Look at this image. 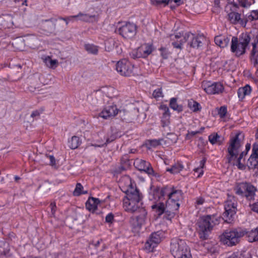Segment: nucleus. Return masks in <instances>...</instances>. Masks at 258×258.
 <instances>
[{"instance_id":"nucleus-1","label":"nucleus","mask_w":258,"mask_h":258,"mask_svg":"<svg viewBox=\"0 0 258 258\" xmlns=\"http://www.w3.org/2000/svg\"><path fill=\"white\" fill-rule=\"evenodd\" d=\"M238 137L239 134H236L234 137L231 139L228 148L227 159L229 163L237 166L239 169L243 170L245 168V165L244 162H242V159L246 153L242 152L239 157L237 158L240 148L241 146Z\"/></svg>"},{"instance_id":"nucleus-2","label":"nucleus","mask_w":258,"mask_h":258,"mask_svg":"<svg viewBox=\"0 0 258 258\" xmlns=\"http://www.w3.org/2000/svg\"><path fill=\"white\" fill-rule=\"evenodd\" d=\"M142 195L139 190L135 191L131 189L128 191L123 201L124 210L133 213L140 211V209H144L142 207Z\"/></svg>"},{"instance_id":"nucleus-3","label":"nucleus","mask_w":258,"mask_h":258,"mask_svg":"<svg viewBox=\"0 0 258 258\" xmlns=\"http://www.w3.org/2000/svg\"><path fill=\"white\" fill-rule=\"evenodd\" d=\"M170 250L175 258H191L189 248L183 240H173Z\"/></svg>"},{"instance_id":"nucleus-4","label":"nucleus","mask_w":258,"mask_h":258,"mask_svg":"<svg viewBox=\"0 0 258 258\" xmlns=\"http://www.w3.org/2000/svg\"><path fill=\"white\" fill-rule=\"evenodd\" d=\"M217 223L218 220L214 216L207 215L202 217L198 222V230L200 238L207 239L209 232Z\"/></svg>"},{"instance_id":"nucleus-5","label":"nucleus","mask_w":258,"mask_h":258,"mask_svg":"<svg viewBox=\"0 0 258 258\" xmlns=\"http://www.w3.org/2000/svg\"><path fill=\"white\" fill-rule=\"evenodd\" d=\"M250 41V36L247 34H242L239 39L237 37H233L231 39V51L237 56L243 54Z\"/></svg>"},{"instance_id":"nucleus-6","label":"nucleus","mask_w":258,"mask_h":258,"mask_svg":"<svg viewBox=\"0 0 258 258\" xmlns=\"http://www.w3.org/2000/svg\"><path fill=\"white\" fill-rule=\"evenodd\" d=\"M137 214L132 217L131 224L134 232L139 233L142 228L150 224V219L148 217L145 209H140Z\"/></svg>"},{"instance_id":"nucleus-7","label":"nucleus","mask_w":258,"mask_h":258,"mask_svg":"<svg viewBox=\"0 0 258 258\" xmlns=\"http://www.w3.org/2000/svg\"><path fill=\"white\" fill-rule=\"evenodd\" d=\"M119 117L126 122H134L137 121L139 123H142L146 117V114L144 111H140L137 108H134L130 111L120 110Z\"/></svg>"},{"instance_id":"nucleus-8","label":"nucleus","mask_w":258,"mask_h":258,"mask_svg":"<svg viewBox=\"0 0 258 258\" xmlns=\"http://www.w3.org/2000/svg\"><path fill=\"white\" fill-rule=\"evenodd\" d=\"M245 233V231L238 229L227 230L221 236L220 240L224 244L228 246L235 245Z\"/></svg>"},{"instance_id":"nucleus-9","label":"nucleus","mask_w":258,"mask_h":258,"mask_svg":"<svg viewBox=\"0 0 258 258\" xmlns=\"http://www.w3.org/2000/svg\"><path fill=\"white\" fill-rule=\"evenodd\" d=\"M236 200L233 196H229L225 202V212L223 213V219L227 223H231L236 212Z\"/></svg>"},{"instance_id":"nucleus-10","label":"nucleus","mask_w":258,"mask_h":258,"mask_svg":"<svg viewBox=\"0 0 258 258\" xmlns=\"http://www.w3.org/2000/svg\"><path fill=\"white\" fill-rule=\"evenodd\" d=\"M116 31L124 39H130L136 35L137 27L133 23L127 22L118 27Z\"/></svg>"},{"instance_id":"nucleus-11","label":"nucleus","mask_w":258,"mask_h":258,"mask_svg":"<svg viewBox=\"0 0 258 258\" xmlns=\"http://www.w3.org/2000/svg\"><path fill=\"white\" fill-rule=\"evenodd\" d=\"M202 87L209 94H219L224 90L223 85L220 83H212L205 81L202 82Z\"/></svg>"},{"instance_id":"nucleus-12","label":"nucleus","mask_w":258,"mask_h":258,"mask_svg":"<svg viewBox=\"0 0 258 258\" xmlns=\"http://www.w3.org/2000/svg\"><path fill=\"white\" fill-rule=\"evenodd\" d=\"M76 19V21H81L87 23H94L98 22L99 20V15L97 12L94 11L88 12L87 13H79L78 15L75 16H71L69 18Z\"/></svg>"},{"instance_id":"nucleus-13","label":"nucleus","mask_w":258,"mask_h":258,"mask_svg":"<svg viewBox=\"0 0 258 258\" xmlns=\"http://www.w3.org/2000/svg\"><path fill=\"white\" fill-rule=\"evenodd\" d=\"M134 66L126 59L118 61L116 65V70L120 75L130 76L133 73Z\"/></svg>"},{"instance_id":"nucleus-14","label":"nucleus","mask_w":258,"mask_h":258,"mask_svg":"<svg viewBox=\"0 0 258 258\" xmlns=\"http://www.w3.org/2000/svg\"><path fill=\"white\" fill-rule=\"evenodd\" d=\"M161 235L162 232L160 231L152 233L145 244V249L149 252L152 251L154 247L161 241Z\"/></svg>"},{"instance_id":"nucleus-15","label":"nucleus","mask_w":258,"mask_h":258,"mask_svg":"<svg viewBox=\"0 0 258 258\" xmlns=\"http://www.w3.org/2000/svg\"><path fill=\"white\" fill-rule=\"evenodd\" d=\"M183 42H186L189 40L188 44L191 47L199 48L202 45V42L205 39L202 36H196L194 34L187 32V34L182 38Z\"/></svg>"},{"instance_id":"nucleus-16","label":"nucleus","mask_w":258,"mask_h":258,"mask_svg":"<svg viewBox=\"0 0 258 258\" xmlns=\"http://www.w3.org/2000/svg\"><path fill=\"white\" fill-rule=\"evenodd\" d=\"M119 111L115 104H112L105 106L99 113V116L105 119L112 118L119 113Z\"/></svg>"},{"instance_id":"nucleus-17","label":"nucleus","mask_w":258,"mask_h":258,"mask_svg":"<svg viewBox=\"0 0 258 258\" xmlns=\"http://www.w3.org/2000/svg\"><path fill=\"white\" fill-rule=\"evenodd\" d=\"M56 20L51 18L48 20H43L39 23L40 29L46 35L52 33L55 29Z\"/></svg>"},{"instance_id":"nucleus-18","label":"nucleus","mask_w":258,"mask_h":258,"mask_svg":"<svg viewBox=\"0 0 258 258\" xmlns=\"http://www.w3.org/2000/svg\"><path fill=\"white\" fill-rule=\"evenodd\" d=\"M37 38L34 36H29L27 37L25 39H19L16 40L13 43L15 47L19 50H22L24 48L25 43L30 46L33 45L36 41Z\"/></svg>"},{"instance_id":"nucleus-19","label":"nucleus","mask_w":258,"mask_h":258,"mask_svg":"<svg viewBox=\"0 0 258 258\" xmlns=\"http://www.w3.org/2000/svg\"><path fill=\"white\" fill-rule=\"evenodd\" d=\"M187 34V32H178L170 36V39L172 41V45L174 47L178 49H181L182 45L186 42H183L182 38Z\"/></svg>"},{"instance_id":"nucleus-20","label":"nucleus","mask_w":258,"mask_h":258,"mask_svg":"<svg viewBox=\"0 0 258 258\" xmlns=\"http://www.w3.org/2000/svg\"><path fill=\"white\" fill-rule=\"evenodd\" d=\"M134 164L139 170L144 171L150 174L153 173V169L151 167L150 164L144 160L138 158L136 159L134 161Z\"/></svg>"},{"instance_id":"nucleus-21","label":"nucleus","mask_w":258,"mask_h":258,"mask_svg":"<svg viewBox=\"0 0 258 258\" xmlns=\"http://www.w3.org/2000/svg\"><path fill=\"white\" fill-rule=\"evenodd\" d=\"M120 185L122 190L126 194H128V191L131 189H133L135 191L138 190L132 182L130 177L128 176H125L121 178L120 182Z\"/></svg>"},{"instance_id":"nucleus-22","label":"nucleus","mask_w":258,"mask_h":258,"mask_svg":"<svg viewBox=\"0 0 258 258\" xmlns=\"http://www.w3.org/2000/svg\"><path fill=\"white\" fill-rule=\"evenodd\" d=\"M153 48L151 45L144 44L139 47L136 52V57H146L152 52Z\"/></svg>"},{"instance_id":"nucleus-23","label":"nucleus","mask_w":258,"mask_h":258,"mask_svg":"<svg viewBox=\"0 0 258 258\" xmlns=\"http://www.w3.org/2000/svg\"><path fill=\"white\" fill-rule=\"evenodd\" d=\"M96 93L97 95L102 93L109 98H113L117 96V91L112 87L104 86L97 90Z\"/></svg>"},{"instance_id":"nucleus-24","label":"nucleus","mask_w":258,"mask_h":258,"mask_svg":"<svg viewBox=\"0 0 258 258\" xmlns=\"http://www.w3.org/2000/svg\"><path fill=\"white\" fill-rule=\"evenodd\" d=\"M247 166L249 169H254L258 166V148H253L252 153L247 160Z\"/></svg>"},{"instance_id":"nucleus-25","label":"nucleus","mask_w":258,"mask_h":258,"mask_svg":"<svg viewBox=\"0 0 258 258\" xmlns=\"http://www.w3.org/2000/svg\"><path fill=\"white\" fill-rule=\"evenodd\" d=\"M244 196L248 200L253 199L256 188L250 183L246 182Z\"/></svg>"},{"instance_id":"nucleus-26","label":"nucleus","mask_w":258,"mask_h":258,"mask_svg":"<svg viewBox=\"0 0 258 258\" xmlns=\"http://www.w3.org/2000/svg\"><path fill=\"white\" fill-rule=\"evenodd\" d=\"M100 203V202L98 199L90 198L86 202V207L88 210L94 212L97 210Z\"/></svg>"},{"instance_id":"nucleus-27","label":"nucleus","mask_w":258,"mask_h":258,"mask_svg":"<svg viewBox=\"0 0 258 258\" xmlns=\"http://www.w3.org/2000/svg\"><path fill=\"white\" fill-rule=\"evenodd\" d=\"M230 37L226 36H217L215 38V42L216 45L222 48L227 46L230 42Z\"/></svg>"},{"instance_id":"nucleus-28","label":"nucleus","mask_w":258,"mask_h":258,"mask_svg":"<svg viewBox=\"0 0 258 258\" xmlns=\"http://www.w3.org/2000/svg\"><path fill=\"white\" fill-rule=\"evenodd\" d=\"M161 108L164 111L161 120L162 126H167L170 123V113L169 109L168 107L165 105L161 106Z\"/></svg>"},{"instance_id":"nucleus-29","label":"nucleus","mask_w":258,"mask_h":258,"mask_svg":"<svg viewBox=\"0 0 258 258\" xmlns=\"http://www.w3.org/2000/svg\"><path fill=\"white\" fill-rule=\"evenodd\" d=\"M251 92V88L248 85L239 88L237 94L240 99H243L245 96H249Z\"/></svg>"},{"instance_id":"nucleus-30","label":"nucleus","mask_w":258,"mask_h":258,"mask_svg":"<svg viewBox=\"0 0 258 258\" xmlns=\"http://www.w3.org/2000/svg\"><path fill=\"white\" fill-rule=\"evenodd\" d=\"M251 61L254 67H258V45L255 43L252 44Z\"/></svg>"},{"instance_id":"nucleus-31","label":"nucleus","mask_w":258,"mask_h":258,"mask_svg":"<svg viewBox=\"0 0 258 258\" xmlns=\"http://www.w3.org/2000/svg\"><path fill=\"white\" fill-rule=\"evenodd\" d=\"M168 203L170 202L178 201L182 198V192L181 190H174L168 195Z\"/></svg>"},{"instance_id":"nucleus-32","label":"nucleus","mask_w":258,"mask_h":258,"mask_svg":"<svg viewBox=\"0 0 258 258\" xmlns=\"http://www.w3.org/2000/svg\"><path fill=\"white\" fill-rule=\"evenodd\" d=\"M105 47L106 51H112L115 47H117V42L114 39L109 38L105 41Z\"/></svg>"},{"instance_id":"nucleus-33","label":"nucleus","mask_w":258,"mask_h":258,"mask_svg":"<svg viewBox=\"0 0 258 258\" xmlns=\"http://www.w3.org/2000/svg\"><path fill=\"white\" fill-rule=\"evenodd\" d=\"M4 22L3 25L7 27H11L13 25L12 16L11 15H4L0 17V22Z\"/></svg>"},{"instance_id":"nucleus-34","label":"nucleus","mask_w":258,"mask_h":258,"mask_svg":"<svg viewBox=\"0 0 258 258\" xmlns=\"http://www.w3.org/2000/svg\"><path fill=\"white\" fill-rule=\"evenodd\" d=\"M183 167L184 166L181 163L177 162L173 165L171 168H167L166 171L172 174H177L181 171Z\"/></svg>"},{"instance_id":"nucleus-35","label":"nucleus","mask_w":258,"mask_h":258,"mask_svg":"<svg viewBox=\"0 0 258 258\" xmlns=\"http://www.w3.org/2000/svg\"><path fill=\"white\" fill-rule=\"evenodd\" d=\"M246 182H241L236 184L234 190L237 195L244 196L245 192V188H246Z\"/></svg>"},{"instance_id":"nucleus-36","label":"nucleus","mask_w":258,"mask_h":258,"mask_svg":"<svg viewBox=\"0 0 258 258\" xmlns=\"http://www.w3.org/2000/svg\"><path fill=\"white\" fill-rule=\"evenodd\" d=\"M45 64L51 69H55L58 64V61L56 59H52L50 57L46 56L43 59Z\"/></svg>"},{"instance_id":"nucleus-37","label":"nucleus","mask_w":258,"mask_h":258,"mask_svg":"<svg viewBox=\"0 0 258 258\" xmlns=\"http://www.w3.org/2000/svg\"><path fill=\"white\" fill-rule=\"evenodd\" d=\"M248 241L250 242L258 241V227L247 233Z\"/></svg>"},{"instance_id":"nucleus-38","label":"nucleus","mask_w":258,"mask_h":258,"mask_svg":"<svg viewBox=\"0 0 258 258\" xmlns=\"http://www.w3.org/2000/svg\"><path fill=\"white\" fill-rule=\"evenodd\" d=\"M171 0H150L151 4L155 7L159 8L161 6H166L169 5Z\"/></svg>"},{"instance_id":"nucleus-39","label":"nucleus","mask_w":258,"mask_h":258,"mask_svg":"<svg viewBox=\"0 0 258 258\" xmlns=\"http://www.w3.org/2000/svg\"><path fill=\"white\" fill-rule=\"evenodd\" d=\"M69 147L72 149L77 148L81 144V141L79 137L73 136L71 140L69 142Z\"/></svg>"},{"instance_id":"nucleus-40","label":"nucleus","mask_w":258,"mask_h":258,"mask_svg":"<svg viewBox=\"0 0 258 258\" xmlns=\"http://www.w3.org/2000/svg\"><path fill=\"white\" fill-rule=\"evenodd\" d=\"M152 208L154 209L158 215L162 214L165 210L164 204L163 203H159L152 206Z\"/></svg>"},{"instance_id":"nucleus-41","label":"nucleus","mask_w":258,"mask_h":258,"mask_svg":"<svg viewBox=\"0 0 258 258\" xmlns=\"http://www.w3.org/2000/svg\"><path fill=\"white\" fill-rule=\"evenodd\" d=\"M115 137L114 136H111L110 138L104 137L103 140H102L101 142H98L99 144H92V146L94 147H102L104 145H107L108 143L113 141Z\"/></svg>"},{"instance_id":"nucleus-42","label":"nucleus","mask_w":258,"mask_h":258,"mask_svg":"<svg viewBox=\"0 0 258 258\" xmlns=\"http://www.w3.org/2000/svg\"><path fill=\"white\" fill-rule=\"evenodd\" d=\"M85 49L88 52L96 54L98 51V47L92 44H87L85 45Z\"/></svg>"},{"instance_id":"nucleus-43","label":"nucleus","mask_w":258,"mask_h":258,"mask_svg":"<svg viewBox=\"0 0 258 258\" xmlns=\"http://www.w3.org/2000/svg\"><path fill=\"white\" fill-rule=\"evenodd\" d=\"M170 107L174 110L180 112L182 110V107L181 105H179L177 103L176 99L172 98L170 101Z\"/></svg>"},{"instance_id":"nucleus-44","label":"nucleus","mask_w":258,"mask_h":258,"mask_svg":"<svg viewBox=\"0 0 258 258\" xmlns=\"http://www.w3.org/2000/svg\"><path fill=\"white\" fill-rule=\"evenodd\" d=\"M188 106L189 108L194 112H197V111L200 110L201 109L200 107V104L193 100L188 101Z\"/></svg>"},{"instance_id":"nucleus-45","label":"nucleus","mask_w":258,"mask_h":258,"mask_svg":"<svg viewBox=\"0 0 258 258\" xmlns=\"http://www.w3.org/2000/svg\"><path fill=\"white\" fill-rule=\"evenodd\" d=\"M83 187L80 183L76 184V188L73 192V195L75 196H79L81 194H85L87 193V191H84Z\"/></svg>"},{"instance_id":"nucleus-46","label":"nucleus","mask_w":258,"mask_h":258,"mask_svg":"<svg viewBox=\"0 0 258 258\" xmlns=\"http://www.w3.org/2000/svg\"><path fill=\"white\" fill-rule=\"evenodd\" d=\"M230 21L233 23H236L240 20V15L236 12H231L228 14Z\"/></svg>"},{"instance_id":"nucleus-47","label":"nucleus","mask_w":258,"mask_h":258,"mask_svg":"<svg viewBox=\"0 0 258 258\" xmlns=\"http://www.w3.org/2000/svg\"><path fill=\"white\" fill-rule=\"evenodd\" d=\"M160 140H152L148 141L146 143V145L148 149H151L152 148L156 147L160 145Z\"/></svg>"},{"instance_id":"nucleus-48","label":"nucleus","mask_w":258,"mask_h":258,"mask_svg":"<svg viewBox=\"0 0 258 258\" xmlns=\"http://www.w3.org/2000/svg\"><path fill=\"white\" fill-rule=\"evenodd\" d=\"M179 207V204L178 201L170 202V203H168V200L166 202V207L169 208L172 211H176L178 209Z\"/></svg>"},{"instance_id":"nucleus-49","label":"nucleus","mask_w":258,"mask_h":258,"mask_svg":"<svg viewBox=\"0 0 258 258\" xmlns=\"http://www.w3.org/2000/svg\"><path fill=\"white\" fill-rule=\"evenodd\" d=\"M219 138L217 134H212L209 136V141L212 144H215L218 142Z\"/></svg>"},{"instance_id":"nucleus-50","label":"nucleus","mask_w":258,"mask_h":258,"mask_svg":"<svg viewBox=\"0 0 258 258\" xmlns=\"http://www.w3.org/2000/svg\"><path fill=\"white\" fill-rule=\"evenodd\" d=\"M218 113L221 118H223L225 117L227 113V108L226 107L223 106H221L220 108H218Z\"/></svg>"},{"instance_id":"nucleus-51","label":"nucleus","mask_w":258,"mask_h":258,"mask_svg":"<svg viewBox=\"0 0 258 258\" xmlns=\"http://www.w3.org/2000/svg\"><path fill=\"white\" fill-rule=\"evenodd\" d=\"M205 160L203 159L200 161V167L201 168H197L195 169V172H198L200 171V173L198 175V177H200L203 174V171L202 170V169L204 167L205 163Z\"/></svg>"},{"instance_id":"nucleus-52","label":"nucleus","mask_w":258,"mask_h":258,"mask_svg":"<svg viewBox=\"0 0 258 258\" xmlns=\"http://www.w3.org/2000/svg\"><path fill=\"white\" fill-rule=\"evenodd\" d=\"M164 190H156L154 192V196L155 197V200L156 199V197H158L159 200H161L164 194Z\"/></svg>"},{"instance_id":"nucleus-53","label":"nucleus","mask_w":258,"mask_h":258,"mask_svg":"<svg viewBox=\"0 0 258 258\" xmlns=\"http://www.w3.org/2000/svg\"><path fill=\"white\" fill-rule=\"evenodd\" d=\"M248 19L251 21L258 19V10L252 11L249 16Z\"/></svg>"},{"instance_id":"nucleus-54","label":"nucleus","mask_w":258,"mask_h":258,"mask_svg":"<svg viewBox=\"0 0 258 258\" xmlns=\"http://www.w3.org/2000/svg\"><path fill=\"white\" fill-rule=\"evenodd\" d=\"M182 3V0H171L169 4L172 9L175 8Z\"/></svg>"},{"instance_id":"nucleus-55","label":"nucleus","mask_w":258,"mask_h":258,"mask_svg":"<svg viewBox=\"0 0 258 258\" xmlns=\"http://www.w3.org/2000/svg\"><path fill=\"white\" fill-rule=\"evenodd\" d=\"M153 96L154 98H158L163 97L162 92L161 88H158L154 90L153 93Z\"/></svg>"},{"instance_id":"nucleus-56","label":"nucleus","mask_w":258,"mask_h":258,"mask_svg":"<svg viewBox=\"0 0 258 258\" xmlns=\"http://www.w3.org/2000/svg\"><path fill=\"white\" fill-rule=\"evenodd\" d=\"M205 202V200L204 198L200 197L196 199V205L200 206L203 205Z\"/></svg>"},{"instance_id":"nucleus-57","label":"nucleus","mask_w":258,"mask_h":258,"mask_svg":"<svg viewBox=\"0 0 258 258\" xmlns=\"http://www.w3.org/2000/svg\"><path fill=\"white\" fill-rule=\"evenodd\" d=\"M114 216L112 214L110 213L108 214L105 218V220L106 222L108 223H111L112 221L113 220Z\"/></svg>"},{"instance_id":"nucleus-58","label":"nucleus","mask_w":258,"mask_h":258,"mask_svg":"<svg viewBox=\"0 0 258 258\" xmlns=\"http://www.w3.org/2000/svg\"><path fill=\"white\" fill-rule=\"evenodd\" d=\"M40 112L38 110L34 111L31 114V116L33 118L38 117L39 116Z\"/></svg>"},{"instance_id":"nucleus-59","label":"nucleus","mask_w":258,"mask_h":258,"mask_svg":"<svg viewBox=\"0 0 258 258\" xmlns=\"http://www.w3.org/2000/svg\"><path fill=\"white\" fill-rule=\"evenodd\" d=\"M70 17H71V16H70V17H68L65 18H60L59 19L64 21L66 23V25H67L68 24L69 21H73L76 20V19H69Z\"/></svg>"},{"instance_id":"nucleus-60","label":"nucleus","mask_w":258,"mask_h":258,"mask_svg":"<svg viewBox=\"0 0 258 258\" xmlns=\"http://www.w3.org/2000/svg\"><path fill=\"white\" fill-rule=\"evenodd\" d=\"M49 159L50 160V164L51 165H55V160L53 156H49Z\"/></svg>"},{"instance_id":"nucleus-61","label":"nucleus","mask_w":258,"mask_h":258,"mask_svg":"<svg viewBox=\"0 0 258 258\" xmlns=\"http://www.w3.org/2000/svg\"><path fill=\"white\" fill-rule=\"evenodd\" d=\"M227 258H240L239 254L237 252L232 253Z\"/></svg>"},{"instance_id":"nucleus-62","label":"nucleus","mask_w":258,"mask_h":258,"mask_svg":"<svg viewBox=\"0 0 258 258\" xmlns=\"http://www.w3.org/2000/svg\"><path fill=\"white\" fill-rule=\"evenodd\" d=\"M252 210L253 211L258 213V202H256V203H254V204H253L252 207Z\"/></svg>"},{"instance_id":"nucleus-63","label":"nucleus","mask_w":258,"mask_h":258,"mask_svg":"<svg viewBox=\"0 0 258 258\" xmlns=\"http://www.w3.org/2000/svg\"><path fill=\"white\" fill-rule=\"evenodd\" d=\"M50 207H51V208L52 214H54V213H55V209H56V206H55V204L51 203L50 204Z\"/></svg>"},{"instance_id":"nucleus-64","label":"nucleus","mask_w":258,"mask_h":258,"mask_svg":"<svg viewBox=\"0 0 258 258\" xmlns=\"http://www.w3.org/2000/svg\"><path fill=\"white\" fill-rule=\"evenodd\" d=\"M161 50L162 51V55H163V57L164 58H167V56H166V55H164V54H163V51L166 50L165 48H161Z\"/></svg>"}]
</instances>
